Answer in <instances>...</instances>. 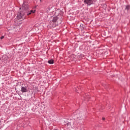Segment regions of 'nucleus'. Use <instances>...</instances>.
Instances as JSON below:
<instances>
[{"instance_id": "8", "label": "nucleus", "mask_w": 130, "mask_h": 130, "mask_svg": "<svg viewBox=\"0 0 130 130\" xmlns=\"http://www.w3.org/2000/svg\"><path fill=\"white\" fill-rule=\"evenodd\" d=\"M4 38H5V37H4V36H2V37L0 38V39L2 40V39H4Z\"/></svg>"}, {"instance_id": "2", "label": "nucleus", "mask_w": 130, "mask_h": 130, "mask_svg": "<svg viewBox=\"0 0 130 130\" xmlns=\"http://www.w3.org/2000/svg\"><path fill=\"white\" fill-rule=\"evenodd\" d=\"M95 0H84V4L87 5V6H91L94 4Z\"/></svg>"}, {"instance_id": "9", "label": "nucleus", "mask_w": 130, "mask_h": 130, "mask_svg": "<svg viewBox=\"0 0 130 130\" xmlns=\"http://www.w3.org/2000/svg\"><path fill=\"white\" fill-rule=\"evenodd\" d=\"M105 119V118L103 117V120H104Z\"/></svg>"}, {"instance_id": "3", "label": "nucleus", "mask_w": 130, "mask_h": 130, "mask_svg": "<svg viewBox=\"0 0 130 130\" xmlns=\"http://www.w3.org/2000/svg\"><path fill=\"white\" fill-rule=\"evenodd\" d=\"M21 92H22V93H26V92H27V88L25 87H22Z\"/></svg>"}, {"instance_id": "6", "label": "nucleus", "mask_w": 130, "mask_h": 130, "mask_svg": "<svg viewBox=\"0 0 130 130\" xmlns=\"http://www.w3.org/2000/svg\"><path fill=\"white\" fill-rule=\"evenodd\" d=\"M52 21L53 22H56V21H57V17H54Z\"/></svg>"}, {"instance_id": "1", "label": "nucleus", "mask_w": 130, "mask_h": 130, "mask_svg": "<svg viewBox=\"0 0 130 130\" xmlns=\"http://www.w3.org/2000/svg\"><path fill=\"white\" fill-rule=\"evenodd\" d=\"M28 8V5H25V4L22 5V10H23V12H19L17 16L18 20H21V21L22 20H24V15H25L24 12H25L26 10H27Z\"/></svg>"}, {"instance_id": "4", "label": "nucleus", "mask_w": 130, "mask_h": 130, "mask_svg": "<svg viewBox=\"0 0 130 130\" xmlns=\"http://www.w3.org/2000/svg\"><path fill=\"white\" fill-rule=\"evenodd\" d=\"M35 12H36L35 10H31L30 12H29L27 14V16H29V15H31V14H32H32H34V13H35Z\"/></svg>"}, {"instance_id": "5", "label": "nucleus", "mask_w": 130, "mask_h": 130, "mask_svg": "<svg viewBox=\"0 0 130 130\" xmlns=\"http://www.w3.org/2000/svg\"><path fill=\"white\" fill-rule=\"evenodd\" d=\"M53 62H54L53 60H49L48 61V63H49L50 64H53Z\"/></svg>"}, {"instance_id": "10", "label": "nucleus", "mask_w": 130, "mask_h": 130, "mask_svg": "<svg viewBox=\"0 0 130 130\" xmlns=\"http://www.w3.org/2000/svg\"><path fill=\"white\" fill-rule=\"evenodd\" d=\"M21 9H22V8H20V10H21Z\"/></svg>"}, {"instance_id": "7", "label": "nucleus", "mask_w": 130, "mask_h": 130, "mask_svg": "<svg viewBox=\"0 0 130 130\" xmlns=\"http://www.w3.org/2000/svg\"><path fill=\"white\" fill-rule=\"evenodd\" d=\"M129 9H130L129 6H126V8H125L126 10H127L128 11V10H129Z\"/></svg>"}]
</instances>
